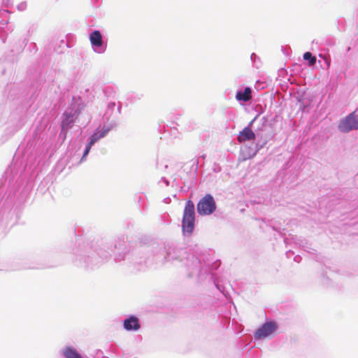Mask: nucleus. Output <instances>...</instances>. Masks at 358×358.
<instances>
[{
    "mask_svg": "<svg viewBox=\"0 0 358 358\" xmlns=\"http://www.w3.org/2000/svg\"><path fill=\"white\" fill-rule=\"evenodd\" d=\"M140 327L139 320L135 316H131L124 321V328L127 331H137Z\"/></svg>",
    "mask_w": 358,
    "mask_h": 358,
    "instance_id": "7",
    "label": "nucleus"
},
{
    "mask_svg": "<svg viewBox=\"0 0 358 358\" xmlns=\"http://www.w3.org/2000/svg\"><path fill=\"white\" fill-rule=\"evenodd\" d=\"M251 90L250 87H245L243 92H238L236 94V99L240 101H248L250 100L251 96Z\"/></svg>",
    "mask_w": 358,
    "mask_h": 358,
    "instance_id": "9",
    "label": "nucleus"
},
{
    "mask_svg": "<svg viewBox=\"0 0 358 358\" xmlns=\"http://www.w3.org/2000/svg\"><path fill=\"white\" fill-rule=\"evenodd\" d=\"M84 108V104H80L78 108L75 110L74 113H64V118L62 121V131H64V138L66 135L67 130L71 127L72 124L74 122V117H77L81 113L82 110Z\"/></svg>",
    "mask_w": 358,
    "mask_h": 358,
    "instance_id": "3",
    "label": "nucleus"
},
{
    "mask_svg": "<svg viewBox=\"0 0 358 358\" xmlns=\"http://www.w3.org/2000/svg\"><path fill=\"white\" fill-rule=\"evenodd\" d=\"M108 131L109 129H105L100 134H99V136H100V138H101L104 137Z\"/></svg>",
    "mask_w": 358,
    "mask_h": 358,
    "instance_id": "14",
    "label": "nucleus"
},
{
    "mask_svg": "<svg viewBox=\"0 0 358 358\" xmlns=\"http://www.w3.org/2000/svg\"><path fill=\"white\" fill-rule=\"evenodd\" d=\"M276 328V324L274 322H266L256 331L255 338L256 339L264 338L271 335Z\"/></svg>",
    "mask_w": 358,
    "mask_h": 358,
    "instance_id": "5",
    "label": "nucleus"
},
{
    "mask_svg": "<svg viewBox=\"0 0 358 358\" xmlns=\"http://www.w3.org/2000/svg\"><path fill=\"white\" fill-rule=\"evenodd\" d=\"M303 58L307 61V65L314 66L316 63V57L312 55L310 52H306L303 54Z\"/></svg>",
    "mask_w": 358,
    "mask_h": 358,
    "instance_id": "11",
    "label": "nucleus"
},
{
    "mask_svg": "<svg viewBox=\"0 0 358 358\" xmlns=\"http://www.w3.org/2000/svg\"><path fill=\"white\" fill-rule=\"evenodd\" d=\"M338 128L343 132H348L352 129H357L358 115H355L354 113L350 114L340 122Z\"/></svg>",
    "mask_w": 358,
    "mask_h": 358,
    "instance_id": "4",
    "label": "nucleus"
},
{
    "mask_svg": "<svg viewBox=\"0 0 358 358\" xmlns=\"http://www.w3.org/2000/svg\"><path fill=\"white\" fill-rule=\"evenodd\" d=\"M91 148H92V146H90V144H87V148L83 153V157H85V156H87L88 155Z\"/></svg>",
    "mask_w": 358,
    "mask_h": 358,
    "instance_id": "15",
    "label": "nucleus"
},
{
    "mask_svg": "<svg viewBox=\"0 0 358 358\" xmlns=\"http://www.w3.org/2000/svg\"><path fill=\"white\" fill-rule=\"evenodd\" d=\"M320 57L322 58V59L324 61V64H322L321 61L319 60V64L320 65H321V66L323 65V64H325L327 66H329L330 65V62H329V60L328 59V58L327 57H325V56L322 57L320 55Z\"/></svg>",
    "mask_w": 358,
    "mask_h": 358,
    "instance_id": "13",
    "label": "nucleus"
},
{
    "mask_svg": "<svg viewBox=\"0 0 358 358\" xmlns=\"http://www.w3.org/2000/svg\"><path fill=\"white\" fill-rule=\"evenodd\" d=\"M255 137L256 135L255 132L250 127H245L239 132L237 139L239 143H243L245 141H254Z\"/></svg>",
    "mask_w": 358,
    "mask_h": 358,
    "instance_id": "6",
    "label": "nucleus"
},
{
    "mask_svg": "<svg viewBox=\"0 0 358 358\" xmlns=\"http://www.w3.org/2000/svg\"><path fill=\"white\" fill-rule=\"evenodd\" d=\"M100 138H101L100 136H99V134L97 132H95L90 137V140L88 144H90V146H92Z\"/></svg>",
    "mask_w": 358,
    "mask_h": 358,
    "instance_id": "12",
    "label": "nucleus"
},
{
    "mask_svg": "<svg viewBox=\"0 0 358 358\" xmlns=\"http://www.w3.org/2000/svg\"><path fill=\"white\" fill-rule=\"evenodd\" d=\"M63 354L66 358H82L78 352L71 347L65 348Z\"/></svg>",
    "mask_w": 358,
    "mask_h": 358,
    "instance_id": "10",
    "label": "nucleus"
},
{
    "mask_svg": "<svg viewBox=\"0 0 358 358\" xmlns=\"http://www.w3.org/2000/svg\"><path fill=\"white\" fill-rule=\"evenodd\" d=\"M90 41L92 45L96 48L101 47L103 43L102 35L98 30H95L90 34Z\"/></svg>",
    "mask_w": 358,
    "mask_h": 358,
    "instance_id": "8",
    "label": "nucleus"
},
{
    "mask_svg": "<svg viewBox=\"0 0 358 358\" xmlns=\"http://www.w3.org/2000/svg\"><path fill=\"white\" fill-rule=\"evenodd\" d=\"M194 204L192 201L189 200L185 203L182 223L183 232L188 235H190L194 230Z\"/></svg>",
    "mask_w": 358,
    "mask_h": 358,
    "instance_id": "1",
    "label": "nucleus"
},
{
    "mask_svg": "<svg viewBox=\"0 0 358 358\" xmlns=\"http://www.w3.org/2000/svg\"><path fill=\"white\" fill-rule=\"evenodd\" d=\"M215 203L213 196L206 194L197 204V211L199 215H210L215 210Z\"/></svg>",
    "mask_w": 358,
    "mask_h": 358,
    "instance_id": "2",
    "label": "nucleus"
}]
</instances>
